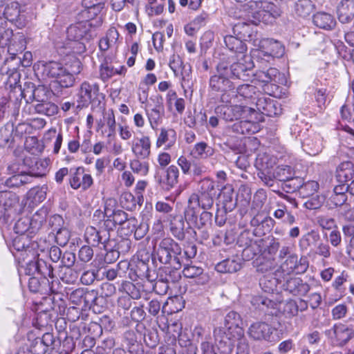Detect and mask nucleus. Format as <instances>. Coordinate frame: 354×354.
<instances>
[{"instance_id":"obj_1","label":"nucleus","mask_w":354,"mask_h":354,"mask_svg":"<svg viewBox=\"0 0 354 354\" xmlns=\"http://www.w3.org/2000/svg\"><path fill=\"white\" fill-rule=\"evenodd\" d=\"M215 197L200 192L190 195L184 210L185 219L189 227L201 230L212 224V214L207 210L212 207Z\"/></svg>"},{"instance_id":"obj_2","label":"nucleus","mask_w":354,"mask_h":354,"mask_svg":"<svg viewBox=\"0 0 354 354\" xmlns=\"http://www.w3.org/2000/svg\"><path fill=\"white\" fill-rule=\"evenodd\" d=\"M42 76L53 79L63 88L73 86L75 83L74 75L81 71V63L78 59L73 62L71 70L64 68L62 64L54 61L44 62L41 65Z\"/></svg>"},{"instance_id":"obj_3","label":"nucleus","mask_w":354,"mask_h":354,"mask_svg":"<svg viewBox=\"0 0 354 354\" xmlns=\"http://www.w3.org/2000/svg\"><path fill=\"white\" fill-rule=\"evenodd\" d=\"M244 10H257L252 13V22L258 24L262 22L266 24H272L281 15L280 8L272 1H249L243 5Z\"/></svg>"},{"instance_id":"obj_4","label":"nucleus","mask_w":354,"mask_h":354,"mask_svg":"<svg viewBox=\"0 0 354 354\" xmlns=\"http://www.w3.org/2000/svg\"><path fill=\"white\" fill-rule=\"evenodd\" d=\"M156 255L162 264H169L175 268H180L182 266V248L170 237H165L160 241L156 250Z\"/></svg>"},{"instance_id":"obj_5","label":"nucleus","mask_w":354,"mask_h":354,"mask_svg":"<svg viewBox=\"0 0 354 354\" xmlns=\"http://www.w3.org/2000/svg\"><path fill=\"white\" fill-rule=\"evenodd\" d=\"M47 217V211L41 209L31 217L24 216L19 218L14 226V231L17 234L35 235L41 227Z\"/></svg>"},{"instance_id":"obj_6","label":"nucleus","mask_w":354,"mask_h":354,"mask_svg":"<svg viewBox=\"0 0 354 354\" xmlns=\"http://www.w3.org/2000/svg\"><path fill=\"white\" fill-rule=\"evenodd\" d=\"M216 73L212 75L209 80V89L212 93H221V101L222 102H229V91L235 89V85L232 82L222 66L218 63L216 66Z\"/></svg>"},{"instance_id":"obj_7","label":"nucleus","mask_w":354,"mask_h":354,"mask_svg":"<svg viewBox=\"0 0 354 354\" xmlns=\"http://www.w3.org/2000/svg\"><path fill=\"white\" fill-rule=\"evenodd\" d=\"M17 68L12 64V60L6 59L0 68V71L1 74H6L8 76L6 85L10 88L9 92L10 100L13 99L19 101L25 97L26 89L22 90L21 86L19 84L21 75L17 71Z\"/></svg>"},{"instance_id":"obj_8","label":"nucleus","mask_w":354,"mask_h":354,"mask_svg":"<svg viewBox=\"0 0 354 354\" xmlns=\"http://www.w3.org/2000/svg\"><path fill=\"white\" fill-rule=\"evenodd\" d=\"M77 107H87L91 104L93 108H101L104 95L100 93L99 85L97 83L84 82L82 83L78 93Z\"/></svg>"},{"instance_id":"obj_9","label":"nucleus","mask_w":354,"mask_h":354,"mask_svg":"<svg viewBox=\"0 0 354 354\" xmlns=\"http://www.w3.org/2000/svg\"><path fill=\"white\" fill-rule=\"evenodd\" d=\"M284 54V47L278 41L266 39L261 41L259 48L256 50L253 58L257 63L270 62L274 57H281Z\"/></svg>"},{"instance_id":"obj_10","label":"nucleus","mask_w":354,"mask_h":354,"mask_svg":"<svg viewBox=\"0 0 354 354\" xmlns=\"http://www.w3.org/2000/svg\"><path fill=\"white\" fill-rule=\"evenodd\" d=\"M220 65L227 74L230 80L239 79L243 81H248L251 77L250 71L254 66L252 63L244 64L240 61L231 63L227 60H222Z\"/></svg>"},{"instance_id":"obj_11","label":"nucleus","mask_w":354,"mask_h":354,"mask_svg":"<svg viewBox=\"0 0 354 354\" xmlns=\"http://www.w3.org/2000/svg\"><path fill=\"white\" fill-rule=\"evenodd\" d=\"M179 170L176 165H170L167 169H156L154 175L156 183L164 190L169 191L178 182Z\"/></svg>"},{"instance_id":"obj_12","label":"nucleus","mask_w":354,"mask_h":354,"mask_svg":"<svg viewBox=\"0 0 354 354\" xmlns=\"http://www.w3.org/2000/svg\"><path fill=\"white\" fill-rule=\"evenodd\" d=\"M66 34L68 40L88 42L93 37V26L88 21H80L71 25L67 28Z\"/></svg>"},{"instance_id":"obj_13","label":"nucleus","mask_w":354,"mask_h":354,"mask_svg":"<svg viewBox=\"0 0 354 354\" xmlns=\"http://www.w3.org/2000/svg\"><path fill=\"white\" fill-rule=\"evenodd\" d=\"M309 263L306 257L302 256L298 259V256L292 253L282 263L281 268L283 272L287 274H301L306 272Z\"/></svg>"},{"instance_id":"obj_14","label":"nucleus","mask_w":354,"mask_h":354,"mask_svg":"<svg viewBox=\"0 0 354 354\" xmlns=\"http://www.w3.org/2000/svg\"><path fill=\"white\" fill-rule=\"evenodd\" d=\"M253 108H250L246 106L234 105L227 106L221 105L215 109V113L218 117L227 122H232L233 120H238L249 111H254Z\"/></svg>"},{"instance_id":"obj_15","label":"nucleus","mask_w":354,"mask_h":354,"mask_svg":"<svg viewBox=\"0 0 354 354\" xmlns=\"http://www.w3.org/2000/svg\"><path fill=\"white\" fill-rule=\"evenodd\" d=\"M131 248V242L129 239H122L117 245L114 239H109L104 245L103 248L106 252L104 256V261L107 263H111L116 261L119 257L120 251L127 252Z\"/></svg>"},{"instance_id":"obj_16","label":"nucleus","mask_w":354,"mask_h":354,"mask_svg":"<svg viewBox=\"0 0 354 354\" xmlns=\"http://www.w3.org/2000/svg\"><path fill=\"white\" fill-rule=\"evenodd\" d=\"M149 256L147 255L146 259H138L134 266L131 265V268L129 274L131 280L136 281L137 279H146L149 282L155 281V273H151L149 269Z\"/></svg>"},{"instance_id":"obj_17","label":"nucleus","mask_w":354,"mask_h":354,"mask_svg":"<svg viewBox=\"0 0 354 354\" xmlns=\"http://www.w3.org/2000/svg\"><path fill=\"white\" fill-rule=\"evenodd\" d=\"M71 178L69 183L74 189L81 188L85 191L88 189L93 183V178L90 174L84 173V168L79 167L70 170Z\"/></svg>"},{"instance_id":"obj_18","label":"nucleus","mask_w":354,"mask_h":354,"mask_svg":"<svg viewBox=\"0 0 354 354\" xmlns=\"http://www.w3.org/2000/svg\"><path fill=\"white\" fill-rule=\"evenodd\" d=\"M335 336L337 344L345 346L354 337V328L352 325H346L342 323L335 324L333 328L326 331V335Z\"/></svg>"},{"instance_id":"obj_19","label":"nucleus","mask_w":354,"mask_h":354,"mask_svg":"<svg viewBox=\"0 0 354 354\" xmlns=\"http://www.w3.org/2000/svg\"><path fill=\"white\" fill-rule=\"evenodd\" d=\"M17 202L15 194L7 192L0 194V224H6L9 221L13 212V206Z\"/></svg>"},{"instance_id":"obj_20","label":"nucleus","mask_w":354,"mask_h":354,"mask_svg":"<svg viewBox=\"0 0 354 354\" xmlns=\"http://www.w3.org/2000/svg\"><path fill=\"white\" fill-rule=\"evenodd\" d=\"M216 346L223 354L232 353L234 343L236 337H234V333L225 330L221 328L215 329L214 331Z\"/></svg>"},{"instance_id":"obj_21","label":"nucleus","mask_w":354,"mask_h":354,"mask_svg":"<svg viewBox=\"0 0 354 354\" xmlns=\"http://www.w3.org/2000/svg\"><path fill=\"white\" fill-rule=\"evenodd\" d=\"M58 284L54 280L50 281L46 277H32L28 280L29 290L32 292H39L41 295H50L55 292V284Z\"/></svg>"},{"instance_id":"obj_22","label":"nucleus","mask_w":354,"mask_h":354,"mask_svg":"<svg viewBox=\"0 0 354 354\" xmlns=\"http://www.w3.org/2000/svg\"><path fill=\"white\" fill-rule=\"evenodd\" d=\"M111 235H109L105 231L97 229L93 226L86 227L84 232V239L87 243L93 247H97L100 244L104 245L109 241Z\"/></svg>"},{"instance_id":"obj_23","label":"nucleus","mask_w":354,"mask_h":354,"mask_svg":"<svg viewBox=\"0 0 354 354\" xmlns=\"http://www.w3.org/2000/svg\"><path fill=\"white\" fill-rule=\"evenodd\" d=\"M242 324L241 315L235 311L232 310L229 312L225 317V330L234 333L233 335L236 338L243 335L244 330L241 327Z\"/></svg>"},{"instance_id":"obj_24","label":"nucleus","mask_w":354,"mask_h":354,"mask_svg":"<svg viewBox=\"0 0 354 354\" xmlns=\"http://www.w3.org/2000/svg\"><path fill=\"white\" fill-rule=\"evenodd\" d=\"M284 290L294 296H305L310 290V285L299 277H290L283 284Z\"/></svg>"},{"instance_id":"obj_25","label":"nucleus","mask_w":354,"mask_h":354,"mask_svg":"<svg viewBox=\"0 0 354 354\" xmlns=\"http://www.w3.org/2000/svg\"><path fill=\"white\" fill-rule=\"evenodd\" d=\"M272 332L273 328L270 325L266 322H259L251 324L248 333L254 340H268Z\"/></svg>"},{"instance_id":"obj_26","label":"nucleus","mask_w":354,"mask_h":354,"mask_svg":"<svg viewBox=\"0 0 354 354\" xmlns=\"http://www.w3.org/2000/svg\"><path fill=\"white\" fill-rule=\"evenodd\" d=\"M337 15L342 24L354 23V0H342L337 6Z\"/></svg>"},{"instance_id":"obj_27","label":"nucleus","mask_w":354,"mask_h":354,"mask_svg":"<svg viewBox=\"0 0 354 354\" xmlns=\"http://www.w3.org/2000/svg\"><path fill=\"white\" fill-rule=\"evenodd\" d=\"M347 200V195L331 194L326 201V205L329 209H335L338 207H344L346 210L345 212L346 218L354 220V209H350Z\"/></svg>"},{"instance_id":"obj_28","label":"nucleus","mask_w":354,"mask_h":354,"mask_svg":"<svg viewBox=\"0 0 354 354\" xmlns=\"http://www.w3.org/2000/svg\"><path fill=\"white\" fill-rule=\"evenodd\" d=\"M231 130L226 127L223 133L218 136L220 142L218 146L221 151L225 153L230 151H236L239 149V139L237 136L231 135Z\"/></svg>"},{"instance_id":"obj_29","label":"nucleus","mask_w":354,"mask_h":354,"mask_svg":"<svg viewBox=\"0 0 354 354\" xmlns=\"http://www.w3.org/2000/svg\"><path fill=\"white\" fill-rule=\"evenodd\" d=\"M252 103L257 111L263 115L271 117L277 114L275 102L263 94L259 93Z\"/></svg>"},{"instance_id":"obj_30","label":"nucleus","mask_w":354,"mask_h":354,"mask_svg":"<svg viewBox=\"0 0 354 354\" xmlns=\"http://www.w3.org/2000/svg\"><path fill=\"white\" fill-rule=\"evenodd\" d=\"M315 9L316 5L312 0H297L292 6L293 14L304 19L308 18Z\"/></svg>"},{"instance_id":"obj_31","label":"nucleus","mask_w":354,"mask_h":354,"mask_svg":"<svg viewBox=\"0 0 354 354\" xmlns=\"http://www.w3.org/2000/svg\"><path fill=\"white\" fill-rule=\"evenodd\" d=\"M27 93H30L34 100L37 102H45L46 100H49L52 94V91L48 87L44 85L36 86L32 82L28 84V87L25 91V97Z\"/></svg>"},{"instance_id":"obj_32","label":"nucleus","mask_w":354,"mask_h":354,"mask_svg":"<svg viewBox=\"0 0 354 354\" xmlns=\"http://www.w3.org/2000/svg\"><path fill=\"white\" fill-rule=\"evenodd\" d=\"M335 177L340 183H347L353 180L354 178V163L351 161L341 162L336 168Z\"/></svg>"},{"instance_id":"obj_33","label":"nucleus","mask_w":354,"mask_h":354,"mask_svg":"<svg viewBox=\"0 0 354 354\" xmlns=\"http://www.w3.org/2000/svg\"><path fill=\"white\" fill-rule=\"evenodd\" d=\"M252 304L257 308L263 312L266 315H276L278 310V304L272 299L263 296H258L252 299Z\"/></svg>"},{"instance_id":"obj_34","label":"nucleus","mask_w":354,"mask_h":354,"mask_svg":"<svg viewBox=\"0 0 354 354\" xmlns=\"http://www.w3.org/2000/svg\"><path fill=\"white\" fill-rule=\"evenodd\" d=\"M131 149L136 158H148L151 153V142L148 136H142L136 142H133Z\"/></svg>"},{"instance_id":"obj_35","label":"nucleus","mask_w":354,"mask_h":354,"mask_svg":"<svg viewBox=\"0 0 354 354\" xmlns=\"http://www.w3.org/2000/svg\"><path fill=\"white\" fill-rule=\"evenodd\" d=\"M32 176L28 172H19L17 174L12 175L6 179L2 183L8 188H19L26 184L31 183Z\"/></svg>"},{"instance_id":"obj_36","label":"nucleus","mask_w":354,"mask_h":354,"mask_svg":"<svg viewBox=\"0 0 354 354\" xmlns=\"http://www.w3.org/2000/svg\"><path fill=\"white\" fill-rule=\"evenodd\" d=\"M259 69L256 71L254 76L256 79L265 84L277 82V78L279 75V71L276 68L268 67L266 68L259 64Z\"/></svg>"},{"instance_id":"obj_37","label":"nucleus","mask_w":354,"mask_h":354,"mask_svg":"<svg viewBox=\"0 0 354 354\" xmlns=\"http://www.w3.org/2000/svg\"><path fill=\"white\" fill-rule=\"evenodd\" d=\"M147 114L152 129L156 127L161 122L165 114V109L162 105V97L159 95L157 97V104L150 111H147Z\"/></svg>"},{"instance_id":"obj_38","label":"nucleus","mask_w":354,"mask_h":354,"mask_svg":"<svg viewBox=\"0 0 354 354\" xmlns=\"http://www.w3.org/2000/svg\"><path fill=\"white\" fill-rule=\"evenodd\" d=\"M313 22L317 27L324 30H332L336 25L333 15L326 12H318L313 15Z\"/></svg>"},{"instance_id":"obj_39","label":"nucleus","mask_w":354,"mask_h":354,"mask_svg":"<svg viewBox=\"0 0 354 354\" xmlns=\"http://www.w3.org/2000/svg\"><path fill=\"white\" fill-rule=\"evenodd\" d=\"M241 267V259L237 257H233L218 263L215 266V269L221 273H234L239 271Z\"/></svg>"},{"instance_id":"obj_40","label":"nucleus","mask_w":354,"mask_h":354,"mask_svg":"<svg viewBox=\"0 0 354 354\" xmlns=\"http://www.w3.org/2000/svg\"><path fill=\"white\" fill-rule=\"evenodd\" d=\"M3 14L5 19L13 23L21 24V21L24 19V15L21 13L20 6L16 1H12L7 4L3 9Z\"/></svg>"},{"instance_id":"obj_41","label":"nucleus","mask_w":354,"mask_h":354,"mask_svg":"<svg viewBox=\"0 0 354 354\" xmlns=\"http://www.w3.org/2000/svg\"><path fill=\"white\" fill-rule=\"evenodd\" d=\"M277 209L273 213V216L281 221V222L288 225H292L296 223L295 216L288 210L285 204L281 202L276 203Z\"/></svg>"},{"instance_id":"obj_42","label":"nucleus","mask_w":354,"mask_h":354,"mask_svg":"<svg viewBox=\"0 0 354 354\" xmlns=\"http://www.w3.org/2000/svg\"><path fill=\"white\" fill-rule=\"evenodd\" d=\"M185 216H177L173 217L169 223V230L171 234L178 240L183 241L185 239Z\"/></svg>"},{"instance_id":"obj_43","label":"nucleus","mask_w":354,"mask_h":354,"mask_svg":"<svg viewBox=\"0 0 354 354\" xmlns=\"http://www.w3.org/2000/svg\"><path fill=\"white\" fill-rule=\"evenodd\" d=\"M26 234H18L12 241V247L17 252H30L32 250L31 238Z\"/></svg>"},{"instance_id":"obj_44","label":"nucleus","mask_w":354,"mask_h":354,"mask_svg":"<svg viewBox=\"0 0 354 354\" xmlns=\"http://www.w3.org/2000/svg\"><path fill=\"white\" fill-rule=\"evenodd\" d=\"M179 268L165 267L160 268L157 274V278L169 283H175L180 279V274L178 270Z\"/></svg>"},{"instance_id":"obj_45","label":"nucleus","mask_w":354,"mask_h":354,"mask_svg":"<svg viewBox=\"0 0 354 354\" xmlns=\"http://www.w3.org/2000/svg\"><path fill=\"white\" fill-rule=\"evenodd\" d=\"M277 164V158L267 153H260L256 160V167L260 170L270 171Z\"/></svg>"},{"instance_id":"obj_46","label":"nucleus","mask_w":354,"mask_h":354,"mask_svg":"<svg viewBox=\"0 0 354 354\" xmlns=\"http://www.w3.org/2000/svg\"><path fill=\"white\" fill-rule=\"evenodd\" d=\"M214 154V149L205 142L196 143L191 151V155L195 158L205 159Z\"/></svg>"},{"instance_id":"obj_47","label":"nucleus","mask_w":354,"mask_h":354,"mask_svg":"<svg viewBox=\"0 0 354 354\" xmlns=\"http://www.w3.org/2000/svg\"><path fill=\"white\" fill-rule=\"evenodd\" d=\"M176 140V133L172 129H161L160 135L156 141L158 147L167 143V147L169 148L174 145Z\"/></svg>"},{"instance_id":"obj_48","label":"nucleus","mask_w":354,"mask_h":354,"mask_svg":"<svg viewBox=\"0 0 354 354\" xmlns=\"http://www.w3.org/2000/svg\"><path fill=\"white\" fill-rule=\"evenodd\" d=\"M224 42L227 48L232 52L242 54L247 50L246 44L240 39L232 35L225 36Z\"/></svg>"},{"instance_id":"obj_49","label":"nucleus","mask_w":354,"mask_h":354,"mask_svg":"<svg viewBox=\"0 0 354 354\" xmlns=\"http://www.w3.org/2000/svg\"><path fill=\"white\" fill-rule=\"evenodd\" d=\"M279 279L273 274L264 275L259 281V286L261 289L268 293H273L277 290Z\"/></svg>"},{"instance_id":"obj_50","label":"nucleus","mask_w":354,"mask_h":354,"mask_svg":"<svg viewBox=\"0 0 354 354\" xmlns=\"http://www.w3.org/2000/svg\"><path fill=\"white\" fill-rule=\"evenodd\" d=\"M122 288L131 299L141 298L143 286L140 283H133L130 281H123Z\"/></svg>"},{"instance_id":"obj_51","label":"nucleus","mask_w":354,"mask_h":354,"mask_svg":"<svg viewBox=\"0 0 354 354\" xmlns=\"http://www.w3.org/2000/svg\"><path fill=\"white\" fill-rule=\"evenodd\" d=\"M207 121L205 113L201 112H194V115H189L185 120V123L190 128L198 129L203 127Z\"/></svg>"},{"instance_id":"obj_52","label":"nucleus","mask_w":354,"mask_h":354,"mask_svg":"<svg viewBox=\"0 0 354 354\" xmlns=\"http://www.w3.org/2000/svg\"><path fill=\"white\" fill-rule=\"evenodd\" d=\"M236 93L245 99L251 100L252 103L259 94L257 87L249 84L239 86L236 88Z\"/></svg>"},{"instance_id":"obj_53","label":"nucleus","mask_w":354,"mask_h":354,"mask_svg":"<svg viewBox=\"0 0 354 354\" xmlns=\"http://www.w3.org/2000/svg\"><path fill=\"white\" fill-rule=\"evenodd\" d=\"M295 175V171L289 165H279L274 171V178H275L276 180L283 182V183Z\"/></svg>"},{"instance_id":"obj_54","label":"nucleus","mask_w":354,"mask_h":354,"mask_svg":"<svg viewBox=\"0 0 354 354\" xmlns=\"http://www.w3.org/2000/svg\"><path fill=\"white\" fill-rule=\"evenodd\" d=\"M35 111L39 114L48 116L54 115L57 113L58 107L54 103L46 100L45 102H39L35 106Z\"/></svg>"},{"instance_id":"obj_55","label":"nucleus","mask_w":354,"mask_h":354,"mask_svg":"<svg viewBox=\"0 0 354 354\" xmlns=\"http://www.w3.org/2000/svg\"><path fill=\"white\" fill-rule=\"evenodd\" d=\"M252 123L248 120H240L235 122L232 126L227 127L232 132L238 134H250L253 133L254 131L252 129Z\"/></svg>"},{"instance_id":"obj_56","label":"nucleus","mask_w":354,"mask_h":354,"mask_svg":"<svg viewBox=\"0 0 354 354\" xmlns=\"http://www.w3.org/2000/svg\"><path fill=\"white\" fill-rule=\"evenodd\" d=\"M252 240L250 239V232L248 231H243L241 233L238 239V243L241 246H245V249L243 251V256L247 258V260L252 259L255 254H252L250 257V253L252 252V247L250 245Z\"/></svg>"},{"instance_id":"obj_57","label":"nucleus","mask_w":354,"mask_h":354,"mask_svg":"<svg viewBox=\"0 0 354 354\" xmlns=\"http://www.w3.org/2000/svg\"><path fill=\"white\" fill-rule=\"evenodd\" d=\"M198 192L214 196L217 195L215 183L209 178H205L198 183Z\"/></svg>"},{"instance_id":"obj_58","label":"nucleus","mask_w":354,"mask_h":354,"mask_svg":"<svg viewBox=\"0 0 354 354\" xmlns=\"http://www.w3.org/2000/svg\"><path fill=\"white\" fill-rule=\"evenodd\" d=\"M104 215L106 217H112L113 219V222L120 226L122 225V223L126 221L128 218V214L121 209L118 210H111L108 208L106 206L104 208Z\"/></svg>"},{"instance_id":"obj_59","label":"nucleus","mask_w":354,"mask_h":354,"mask_svg":"<svg viewBox=\"0 0 354 354\" xmlns=\"http://www.w3.org/2000/svg\"><path fill=\"white\" fill-rule=\"evenodd\" d=\"M303 178L293 176L283 183V189L288 193L299 192L301 187L303 185Z\"/></svg>"},{"instance_id":"obj_60","label":"nucleus","mask_w":354,"mask_h":354,"mask_svg":"<svg viewBox=\"0 0 354 354\" xmlns=\"http://www.w3.org/2000/svg\"><path fill=\"white\" fill-rule=\"evenodd\" d=\"M319 189V184L315 180H309L306 183L303 182V185L299 190V194L303 198L313 196Z\"/></svg>"},{"instance_id":"obj_61","label":"nucleus","mask_w":354,"mask_h":354,"mask_svg":"<svg viewBox=\"0 0 354 354\" xmlns=\"http://www.w3.org/2000/svg\"><path fill=\"white\" fill-rule=\"evenodd\" d=\"M6 60H12V64L17 67L20 64L24 67H28L32 64V54L30 52H26L23 54V58L16 55H12Z\"/></svg>"},{"instance_id":"obj_62","label":"nucleus","mask_w":354,"mask_h":354,"mask_svg":"<svg viewBox=\"0 0 354 354\" xmlns=\"http://www.w3.org/2000/svg\"><path fill=\"white\" fill-rule=\"evenodd\" d=\"M37 261V273L41 274V277H49L53 279V268L52 266L46 261L39 259Z\"/></svg>"},{"instance_id":"obj_63","label":"nucleus","mask_w":354,"mask_h":354,"mask_svg":"<svg viewBox=\"0 0 354 354\" xmlns=\"http://www.w3.org/2000/svg\"><path fill=\"white\" fill-rule=\"evenodd\" d=\"M35 165L30 167L31 171L28 173L33 177H41L45 175L47 171V162L44 160H38L34 158Z\"/></svg>"},{"instance_id":"obj_64","label":"nucleus","mask_w":354,"mask_h":354,"mask_svg":"<svg viewBox=\"0 0 354 354\" xmlns=\"http://www.w3.org/2000/svg\"><path fill=\"white\" fill-rule=\"evenodd\" d=\"M139 159L136 158L131 161V169L136 174L146 176L149 172V163L147 162H141Z\"/></svg>"}]
</instances>
